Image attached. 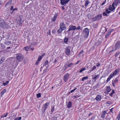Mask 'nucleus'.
<instances>
[{"mask_svg": "<svg viewBox=\"0 0 120 120\" xmlns=\"http://www.w3.org/2000/svg\"><path fill=\"white\" fill-rule=\"evenodd\" d=\"M106 90L108 93L111 90V88L110 86H106Z\"/></svg>", "mask_w": 120, "mask_h": 120, "instance_id": "obj_20", "label": "nucleus"}, {"mask_svg": "<svg viewBox=\"0 0 120 120\" xmlns=\"http://www.w3.org/2000/svg\"><path fill=\"white\" fill-rule=\"evenodd\" d=\"M100 65V63H97L96 65L97 67H99Z\"/></svg>", "mask_w": 120, "mask_h": 120, "instance_id": "obj_54", "label": "nucleus"}, {"mask_svg": "<svg viewBox=\"0 0 120 120\" xmlns=\"http://www.w3.org/2000/svg\"><path fill=\"white\" fill-rule=\"evenodd\" d=\"M106 112L105 111H102V113L101 115V116L103 118H104L105 116Z\"/></svg>", "mask_w": 120, "mask_h": 120, "instance_id": "obj_19", "label": "nucleus"}, {"mask_svg": "<svg viewBox=\"0 0 120 120\" xmlns=\"http://www.w3.org/2000/svg\"><path fill=\"white\" fill-rule=\"evenodd\" d=\"M43 66H47V68H48L49 66V62L47 60H46L44 64H43Z\"/></svg>", "mask_w": 120, "mask_h": 120, "instance_id": "obj_23", "label": "nucleus"}, {"mask_svg": "<svg viewBox=\"0 0 120 120\" xmlns=\"http://www.w3.org/2000/svg\"><path fill=\"white\" fill-rule=\"evenodd\" d=\"M79 62H80V61H77L76 63H75V65H76L77 64H78L79 63Z\"/></svg>", "mask_w": 120, "mask_h": 120, "instance_id": "obj_63", "label": "nucleus"}, {"mask_svg": "<svg viewBox=\"0 0 120 120\" xmlns=\"http://www.w3.org/2000/svg\"><path fill=\"white\" fill-rule=\"evenodd\" d=\"M115 93V91L114 90H112V92L109 94V95L111 97H112L113 95Z\"/></svg>", "mask_w": 120, "mask_h": 120, "instance_id": "obj_27", "label": "nucleus"}, {"mask_svg": "<svg viewBox=\"0 0 120 120\" xmlns=\"http://www.w3.org/2000/svg\"><path fill=\"white\" fill-rule=\"evenodd\" d=\"M72 102L70 101H69L67 105V107L68 108H70L72 107Z\"/></svg>", "mask_w": 120, "mask_h": 120, "instance_id": "obj_24", "label": "nucleus"}, {"mask_svg": "<svg viewBox=\"0 0 120 120\" xmlns=\"http://www.w3.org/2000/svg\"><path fill=\"white\" fill-rule=\"evenodd\" d=\"M80 96H78L77 97V96H76V95H74V96H73V97L75 98H79V97Z\"/></svg>", "mask_w": 120, "mask_h": 120, "instance_id": "obj_60", "label": "nucleus"}, {"mask_svg": "<svg viewBox=\"0 0 120 120\" xmlns=\"http://www.w3.org/2000/svg\"><path fill=\"white\" fill-rule=\"evenodd\" d=\"M42 57L41 56H39V57H38V60L40 61L42 59Z\"/></svg>", "mask_w": 120, "mask_h": 120, "instance_id": "obj_48", "label": "nucleus"}, {"mask_svg": "<svg viewBox=\"0 0 120 120\" xmlns=\"http://www.w3.org/2000/svg\"><path fill=\"white\" fill-rule=\"evenodd\" d=\"M8 26L3 19L0 18V26L4 29H8Z\"/></svg>", "mask_w": 120, "mask_h": 120, "instance_id": "obj_1", "label": "nucleus"}, {"mask_svg": "<svg viewBox=\"0 0 120 120\" xmlns=\"http://www.w3.org/2000/svg\"><path fill=\"white\" fill-rule=\"evenodd\" d=\"M77 88L76 87H75V88L73 90H72L70 92H69V93H73V92H74L77 89Z\"/></svg>", "mask_w": 120, "mask_h": 120, "instance_id": "obj_46", "label": "nucleus"}, {"mask_svg": "<svg viewBox=\"0 0 120 120\" xmlns=\"http://www.w3.org/2000/svg\"><path fill=\"white\" fill-rule=\"evenodd\" d=\"M80 28V26H79L76 28V30H79Z\"/></svg>", "mask_w": 120, "mask_h": 120, "instance_id": "obj_52", "label": "nucleus"}, {"mask_svg": "<svg viewBox=\"0 0 120 120\" xmlns=\"http://www.w3.org/2000/svg\"><path fill=\"white\" fill-rule=\"evenodd\" d=\"M109 10L110 11H112L113 12H114L115 10V8L114 6L113 5H112H112H110L108 7Z\"/></svg>", "mask_w": 120, "mask_h": 120, "instance_id": "obj_12", "label": "nucleus"}, {"mask_svg": "<svg viewBox=\"0 0 120 120\" xmlns=\"http://www.w3.org/2000/svg\"><path fill=\"white\" fill-rule=\"evenodd\" d=\"M108 14H109L111 12V11L109 10L108 8H106V9L105 11Z\"/></svg>", "mask_w": 120, "mask_h": 120, "instance_id": "obj_30", "label": "nucleus"}, {"mask_svg": "<svg viewBox=\"0 0 120 120\" xmlns=\"http://www.w3.org/2000/svg\"><path fill=\"white\" fill-rule=\"evenodd\" d=\"M120 54V52H117L116 53L115 57H117Z\"/></svg>", "mask_w": 120, "mask_h": 120, "instance_id": "obj_50", "label": "nucleus"}, {"mask_svg": "<svg viewBox=\"0 0 120 120\" xmlns=\"http://www.w3.org/2000/svg\"><path fill=\"white\" fill-rule=\"evenodd\" d=\"M119 3L118 1V0H116L113 3L112 5H114V6H116Z\"/></svg>", "mask_w": 120, "mask_h": 120, "instance_id": "obj_21", "label": "nucleus"}, {"mask_svg": "<svg viewBox=\"0 0 120 120\" xmlns=\"http://www.w3.org/2000/svg\"><path fill=\"white\" fill-rule=\"evenodd\" d=\"M6 91V89H5L1 93V96H2Z\"/></svg>", "mask_w": 120, "mask_h": 120, "instance_id": "obj_33", "label": "nucleus"}, {"mask_svg": "<svg viewBox=\"0 0 120 120\" xmlns=\"http://www.w3.org/2000/svg\"><path fill=\"white\" fill-rule=\"evenodd\" d=\"M120 118L119 116H117L116 118V120H119Z\"/></svg>", "mask_w": 120, "mask_h": 120, "instance_id": "obj_57", "label": "nucleus"}, {"mask_svg": "<svg viewBox=\"0 0 120 120\" xmlns=\"http://www.w3.org/2000/svg\"><path fill=\"white\" fill-rule=\"evenodd\" d=\"M46 68L45 69V70H44L43 71V72H45V71H46L48 69V68H47V66H46Z\"/></svg>", "mask_w": 120, "mask_h": 120, "instance_id": "obj_59", "label": "nucleus"}, {"mask_svg": "<svg viewBox=\"0 0 120 120\" xmlns=\"http://www.w3.org/2000/svg\"><path fill=\"white\" fill-rule=\"evenodd\" d=\"M12 0H9L5 4V7H6L8 6H10L12 3Z\"/></svg>", "mask_w": 120, "mask_h": 120, "instance_id": "obj_18", "label": "nucleus"}, {"mask_svg": "<svg viewBox=\"0 0 120 120\" xmlns=\"http://www.w3.org/2000/svg\"><path fill=\"white\" fill-rule=\"evenodd\" d=\"M13 8V6H11V8L10 9V10H13V11L11 13H12L15 10H16L17 11L18 10V9L17 8H15L14 9Z\"/></svg>", "mask_w": 120, "mask_h": 120, "instance_id": "obj_25", "label": "nucleus"}, {"mask_svg": "<svg viewBox=\"0 0 120 120\" xmlns=\"http://www.w3.org/2000/svg\"><path fill=\"white\" fill-rule=\"evenodd\" d=\"M88 77L87 76L84 77L82 79V81L83 82L85 80L88 79Z\"/></svg>", "mask_w": 120, "mask_h": 120, "instance_id": "obj_28", "label": "nucleus"}, {"mask_svg": "<svg viewBox=\"0 0 120 120\" xmlns=\"http://www.w3.org/2000/svg\"><path fill=\"white\" fill-rule=\"evenodd\" d=\"M113 108H112L110 110V112H111L112 113H113Z\"/></svg>", "mask_w": 120, "mask_h": 120, "instance_id": "obj_55", "label": "nucleus"}, {"mask_svg": "<svg viewBox=\"0 0 120 120\" xmlns=\"http://www.w3.org/2000/svg\"><path fill=\"white\" fill-rule=\"evenodd\" d=\"M89 2L88 0H87L85 1V6L86 7H87L88 6V5L89 3Z\"/></svg>", "mask_w": 120, "mask_h": 120, "instance_id": "obj_36", "label": "nucleus"}, {"mask_svg": "<svg viewBox=\"0 0 120 120\" xmlns=\"http://www.w3.org/2000/svg\"><path fill=\"white\" fill-rule=\"evenodd\" d=\"M114 30V29H111L109 30V31L107 33V34H106L105 35V38H107L110 35V34H111V33H112V32Z\"/></svg>", "mask_w": 120, "mask_h": 120, "instance_id": "obj_16", "label": "nucleus"}, {"mask_svg": "<svg viewBox=\"0 0 120 120\" xmlns=\"http://www.w3.org/2000/svg\"><path fill=\"white\" fill-rule=\"evenodd\" d=\"M2 0H0V5L3 4Z\"/></svg>", "mask_w": 120, "mask_h": 120, "instance_id": "obj_61", "label": "nucleus"}, {"mask_svg": "<svg viewBox=\"0 0 120 120\" xmlns=\"http://www.w3.org/2000/svg\"><path fill=\"white\" fill-rule=\"evenodd\" d=\"M99 75H96L93 77V79H96L98 78Z\"/></svg>", "mask_w": 120, "mask_h": 120, "instance_id": "obj_45", "label": "nucleus"}, {"mask_svg": "<svg viewBox=\"0 0 120 120\" xmlns=\"http://www.w3.org/2000/svg\"><path fill=\"white\" fill-rule=\"evenodd\" d=\"M4 43L6 45H9L11 44V43L10 41H7L4 42Z\"/></svg>", "mask_w": 120, "mask_h": 120, "instance_id": "obj_26", "label": "nucleus"}, {"mask_svg": "<svg viewBox=\"0 0 120 120\" xmlns=\"http://www.w3.org/2000/svg\"><path fill=\"white\" fill-rule=\"evenodd\" d=\"M64 68H64V71H65V70H66L67 69V66H64Z\"/></svg>", "mask_w": 120, "mask_h": 120, "instance_id": "obj_64", "label": "nucleus"}, {"mask_svg": "<svg viewBox=\"0 0 120 120\" xmlns=\"http://www.w3.org/2000/svg\"><path fill=\"white\" fill-rule=\"evenodd\" d=\"M22 18V16H19L18 18L16 20L17 25H18L19 26H21L22 25V22L21 20Z\"/></svg>", "mask_w": 120, "mask_h": 120, "instance_id": "obj_5", "label": "nucleus"}, {"mask_svg": "<svg viewBox=\"0 0 120 120\" xmlns=\"http://www.w3.org/2000/svg\"><path fill=\"white\" fill-rule=\"evenodd\" d=\"M60 3L62 5H65L66 4L70 1V0H60Z\"/></svg>", "mask_w": 120, "mask_h": 120, "instance_id": "obj_11", "label": "nucleus"}, {"mask_svg": "<svg viewBox=\"0 0 120 120\" xmlns=\"http://www.w3.org/2000/svg\"><path fill=\"white\" fill-rule=\"evenodd\" d=\"M16 59L19 62H21L23 58V56L21 53L16 54Z\"/></svg>", "mask_w": 120, "mask_h": 120, "instance_id": "obj_3", "label": "nucleus"}, {"mask_svg": "<svg viewBox=\"0 0 120 120\" xmlns=\"http://www.w3.org/2000/svg\"><path fill=\"white\" fill-rule=\"evenodd\" d=\"M119 71L120 69L119 68L116 69L113 72V73L110 74V75L109 76L107 80V82H109L110 80V79L112 78L114 75H115L118 73H119Z\"/></svg>", "mask_w": 120, "mask_h": 120, "instance_id": "obj_2", "label": "nucleus"}, {"mask_svg": "<svg viewBox=\"0 0 120 120\" xmlns=\"http://www.w3.org/2000/svg\"><path fill=\"white\" fill-rule=\"evenodd\" d=\"M102 15L101 14H98L96 15L92 19L94 21H95L97 20H99L101 19L102 17Z\"/></svg>", "mask_w": 120, "mask_h": 120, "instance_id": "obj_7", "label": "nucleus"}, {"mask_svg": "<svg viewBox=\"0 0 120 120\" xmlns=\"http://www.w3.org/2000/svg\"><path fill=\"white\" fill-rule=\"evenodd\" d=\"M40 61H39V60H37L36 61V62L35 64L36 65H38V63H39V62Z\"/></svg>", "mask_w": 120, "mask_h": 120, "instance_id": "obj_53", "label": "nucleus"}, {"mask_svg": "<svg viewBox=\"0 0 120 120\" xmlns=\"http://www.w3.org/2000/svg\"><path fill=\"white\" fill-rule=\"evenodd\" d=\"M9 81H7L3 83V84L4 86H5L7 84H8L9 83Z\"/></svg>", "mask_w": 120, "mask_h": 120, "instance_id": "obj_42", "label": "nucleus"}, {"mask_svg": "<svg viewBox=\"0 0 120 120\" xmlns=\"http://www.w3.org/2000/svg\"><path fill=\"white\" fill-rule=\"evenodd\" d=\"M95 99L98 102L100 101L101 99V96L99 94L97 95Z\"/></svg>", "mask_w": 120, "mask_h": 120, "instance_id": "obj_14", "label": "nucleus"}, {"mask_svg": "<svg viewBox=\"0 0 120 120\" xmlns=\"http://www.w3.org/2000/svg\"><path fill=\"white\" fill-rule=\"evenodd\" d=\"M69 27L68 30L67 31V32L70 30H73L74 31L76 30V26H75L70 25L69 26Z\"/></svg>", "mask_w": 120, "mask_h": 120, "instance_id": "obj_13", "label": "nucleus"}, {"mask_svg": "<svg viewBox=\"0 0 120 120\" xmlns=\"http://www.w3.org/2000/svg\"><path fill=\"white\" fill-rule=\"evenodd\" d=\"M23 49L26 51H29L30 50V46H29L25 47Z\"/></svg>", "mask_w": 120, "mask_h": 120, "instance_id": "obj_22", "label": "nucleus"}, {"mask_svg": "<svg viewBox=\"0 0 120 120\" xmlns=\"http://www.w3.org/2000/svg\"><path fill=\"white\" fill-rule=\"evenodd\" d=\"M60 28L64 30H66L67 28L63 22L60 23Z\"/></svg>", "mask_w": 120, "mask_h": 120, "instance_id": "obj_10", "label": "nucleus"}, {"mask_svg": "<svg viewBox=\"0 0 120 120\" xmlns=\"http://www.w3.org/2000/svg\"><path fill=\"white\" fill-rule=\"evenodd\" d=\"M116 49L117 50L120 48V41H117L115 44Z\"/></svg>", "mask_w": 120, "mask_h": 120, "instance_id": "obj_15", "label": "nucleus"}, {"mask_svg": "<svg viewBox=\"0 0 120 120\" xmlns=\"http://www.w3.org/2000/svg\"><path fill=\"white\" fill-rule=\"evenodd\" d=\"M96 67L95 66H94L93 67L91 68L90 69V71L91 72L93 71L94 69H96Z\"/></svg>", "mask_w": 120, "mask_h": 120, "instance_id": "obj_39", "label": "nucleus"}, {"mask_svg": "<svg viewBox=\"0 0 120 120\" xmlns=\"http://www.w3.org/2000/svg\"><path fill=\"white\" fill-rule=\"evenodd\" d=\"M65 53L67 56H68L70 55V46L67 47L65 49Z\"/></svg>", "mask_w": 120, "mask_h": 120, "instance_id": "obj_9", "label": "nucleus"}, {"mask_svg": "<svg viewBox=\"0 0 120 120\" xmlns=\"http://www.w3.org/2000/svg\"><path fill=\"white\" fill-rule=\"evenodd\" d=\"M57 119V117H54L52 119V120H56Z\"/></svg>", "mask_w": 120, "mask_h": 120, "instance_id": "obj_51", "label": "nucleus"}, {"mask_svg": "<svg viewBox=\"0 0 120 120\" xmlns=\"http://www.w3.org/2000/svg\"><path fill=\"white\" fill-rule=\"evenodd\" d=\"M63 30H64L60 28L58 30L57 32L59 33H60L62 32Z\"/></svg>", "mask_w": 120, "mask_h": 120, "instance_id": "obj_34", "label": "nucleus"}, {"mask_svg": "<svg viewBox=\"0 0 120 120\" xmlns=\"http://www.w3.org/2000/svg\"><path fill=\"white\" fill-rule=\"evenodd\" d=\"M69 76L70 74L68 73L64 75L63 79L65 82H66L68 81Z\"/></svg>", "mask_w": 120, "mask_h": 120, "instance_id": "obj_8", "label": "nucleus"}, {"mask_svg": "<svg viewBox=\"0 0 120 120\" xmlns=\"http://www.w3.org/2000/svg\"><path fill=\"white\" fill-rule=\"evenodd\" d=\"M50 104V102H47L44 104L41 109V111L43 113L45 111L46 109H47Z\"/></svg>", "mask_w": 120, "mask_h": 120, "instance_id": "obj_4", "label": "nucleus"}, {"mask_svg": "<svg viewBox=\"0 0 120 120\" xmlns=\"http://www.w3.org/2000/svg\"><path fill=\"white\" fill-rule=\"evenodd\" d=\"M89 32V30L87 28H86L84 29L83 30V33L85 38H87L88 37Z\"/></svg>", "mask_w": 120, "mask_h": 120, "instance_id": "obj_6", "label": "nucleus"}, {"mask_svg": "<svg viewBox=\"0 0 120 120\" xmlns=\"http://www.w3.org/2000/svg\"><path fill=\"white\" fill-rule=\"evenodd\" d=\"M93 114V113L92 112H90L88 115L89 116H90L92 115Z\"/></svg>", "mask_w": 120, "mask_h": 120, "instance_id": "obj_62", "label": "nucleus"}, {"mask_svg": "<svg viewBox=\"0 0 120 120\" xmlns=\"http://www.w3.org/2000/svg\"><path fill=\"white\" fill-rule=\"evenodd\" d=\"M21 117H19L18 118H16L15 119V120H20L21 119Z\"/></svg>", "mask_w": 120, "mask_h": 120, "instance_id": "obj_47", "label": "nucleus"}, {"mask_svg": "<svg viewBox=\"0 0 120 120\" xmlns=\"http://www.w3.org/2000/svg\"><path fill=\"white\" fill-rule=\"evenodd\" d=\"M37 97L38 98H40L41 97V94L40 93H39L36 94Z\"/></svg>", "mask_w": 120, "mask_h": 120, "instance_id": "obj_40", "label": "nucleus"}, {"mask_svg": "<svg viewBox=\"0 0 120 120\" xmlns=\"http://www.w3.org/2000/svg\"><path fill=\"white\" fill-rule=\"evenodd\" d=\"M45 55V53H43L41 56H41V57H42V58Z\"/></svg>", "mask_w": 120, "mask_h": 120, "instance_id": "obj_56", "label": "nucleus"}, {"mask_svg": "<svg viewBox=\"0 0 120 120\" xmlns=\"http://www.w3.org/2000/svg\"><path fill=\"white\" fill-rule=\"evenodd\" d=\"M83 52V50H82L79 52V54H81Z\"/></svg>", "mask_w": 120, "mask_h": 120, "instance_id": "obj_58", "label": "nucleus"}, {"mask_svg": "<svg viewBox=\"0 0 120 120\" xmlns=\"http://www.w3.org/2000/svg\"><path fill=\"white\" fill-rule=\"evenodd\" d=\"M55 110V108L54 107H52L51 109V113H52Z\"/></svg>", "mask_w": 120, "mask_h": 120, "instance_id": "obj_43", "label": "nucleus"}, {"mask_svg": "<svg viewBox=\"0 0 120 120\" xmlns=\"http://www.w3.org/2000/svg\"><path fill=\"white\" fill-rule=\"evenodd\" d=\"M102 14L104 16H107L109 15L105 11Z\"/></svg>", "mask_w": 120, "mask_h": 120, "instance_id": "obj_41", "label": "nucleus"}, {"mask_svg": "<svg viewBox=\"0 0 120 120\" xmlns=\"http://www.w3.org/2000/svg\"><path fill=\"white\" fill-rule=\"evenodd\" d=\"M91 80H87L86 82H85V85H87L88 84H91Z\"/></svg>", "mask_w": 120, "mask_h": 120, "instance_id": "obj_29", "label": "nucleus"}, {"mask_svg": "<svg viewBox=\"0 0 120 120\" xmlns=\"http://www.w3.org/2000/svg\"><path fill=\"white\" fill-rule=\"evenodd\" d=\"M118 77L116 78L114 81V82L115 83H117L118 82Z\"/></svg>", "mask_w": 120, "mask_h": 120, "instance_id": "obj_31", "label": "nucleus"}, {"mask_svg": "<svg viewBox=\"0 0 120 120\" xmlns=\"http://www.w3.org/2000/svg\"><path fill=\"white\" fill-rule=\"evenodd\" d=\"M68 39L67 38H65L64 39V41L65 42V43L66 44H68L67 43V42H68Z\"/></svg>", "mask_w": 120, "mask_h": 120, "instance_id": "obj_38", "label": "nucleus"}, {"mask_svg": "<svg viewBox=\"0 0 120 120\" xmlns=\"http://www.w3.org/2000/svg\"><path fill=\"white\" fill-rule=\"evenodd\" d=\"M73 64L72 63L69 64L68 65V67H72L73 66Z\"/></svg>", "mask_w": 120, "mask_h": 120, "instance_id": "obj_35", "label": "nucleus"}, {"mask_svg": "<svg viewBox=\"0 0 120 120\" xmlns=\"http://www.w3.org/2000/svg\"><path fill=\"white\" fill-rule=\"evenodd\" d=\"M106 103L109 105H111L112 104L111 101H107L106 102Z\"/></svg>", "mask_w": 120, "mask_h": 120, "instance_id": "obj_49", "label": "nucleus"}, {"mask_svg": "<svg viewBox=\"0 0 120 120\" xmlns=\"http://www.w3.org/2000/svg\"><path fill=\"white\" fill-rule=\"evenodd\" d=\"M0 48L1 49H4L5 48V46L4 45L1 43V44Z\"/></svg>", "mask_w": 120, "mask_h": 120, "instance_id": "obj_32", "label": "nucleus"}, {"mask_svg": "<svg viewBox=\"0 0 120 120\" xmlns=\"http://www.w3.org/2000/svg\"><path fill=\"white\" fill-rule=\"evenodd\" d=\"M99 84L98 83H97L96 85H95V86H94V88L95 89H96L98 87V86H99Z\"/></svg>", "mask_w": 120, "mask_h": 120, "instance_id": "obj_44", "label": "nucleus"}, {"mask_svg": "<svg viewBox=\"0 0 120 120\" xmlns=\"http://www.w3.org/2000/svg\"><path fill=\"white\" fill-rule=\"evenodd\" d=\"M58 14L57 13H55L54 16L51 19V21L52 22L55 21L56 18Z\"/></svg>", "mask_w": 120, "mask_h": 120, "instance_id": "obj_17", "label": "nucleus"}, {"mask_svg": "<svg viewBox=\"0 0 120 120\" xmlns=\"http://www.w3.org/2000/svg\"><path fill=\"white\" fill-rule=\"evenodd\" d=\"M86 69V68H83L81 69L80 71H79V72L80 73H82V71H84Z\"/></svg>", "mask_w": 120, "mask_h": 120, "instance_id": "obj_37", "label": "nucleus"}]
</instances>
